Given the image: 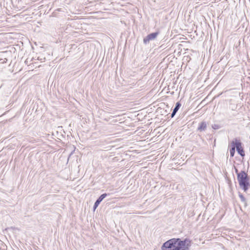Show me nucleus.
<instances>
[{
    "instance_id": "nucleus-4",
    "label": "nucleus",
    "mask_w": 250,
    "mask_h": 250,
    "mask_svg": "<svg viewBox=\"0 0 250 250\" xmlns=\"http://www.w3.org/2000/svg\"><path fill=\"white\" fill-rule=\"evenodd\" d=\"M158 33L157 32L152 33L147 35L145 38L144 39V42L146 44L149 42L150 41L154 40L157 36Z\"/></svg>"
},
{
    "instance_id": "nucleus-3",
    "label": "nucleus",
    "mask_w": 250,
    "mask_h": 250,
    "mask_svg": "<svg viewBox=\"0 0 250 250\" xmlns=\"http://www.w3.org/2000/svg\"><path fill=\"white\" fill-rule=\"evenodd\" d=\"M235 146L236 148V150L238 152V153L241 156H245V152L244 151L241 146V142L238 140L237 139H235L234 140Z\"/></svg>"
},
{
    "instance_id": "nucleus-9",
    "label": "nucleus",
    "mask_w": 250,
    "mask_h": 250,
    "mask_svg": "<svg viewBox=\"0 0 250 250\" xmlns=\"http://www.w3.org/2000/svg\"><path fill=\"white\" fill-rule=\"evenodd\" d=\"M239 196L241 201L244 203L245 206H247L246 200L245 197L241 194H240Z\"/></svg>"
},
{
    "instance_id": "nucleus-7",
    "label": "nucleus",
    "mask_w": 250,
    "mask_h": 250,
    "mask_svg": "<svg viewBox=\"0 0 250 250\" xmlns=\"http://www.w3.org/2000/svg\"><path fill=\"white\" fill-rule=\"evenodd\" d=\"M230 145H231V146H232V147L230 149V150H229L230 155L231 157H233L235 153V148L234 140L231 142Z\"/></svg>"
},
{
    "instance_id": "nucleus-11",
    "label": "nucleus",
    "mask_w": 250,
    "mask_h": 250,
    "mask_svg": "<svg viewBox=\"0 0 250 250\" xmlns=\"http://www.w3.org/2000/svg\"><path fill=\"white\" fill-rule=\"evenodd\" d=\"M235 172L237 174V176H238V173H240V172H238V170L236 168H235Z\"/></svg>"
},
{
    "instance_id": "nucleus-1",
    "label": "nucleus",
    "mask_w": 250,
    "mask_h": 250,
    "mask_svg": "<svg viewBox=\"0 0 250 250\" xmlns=\"http://www.w3.org/2000/svg\"><path fill=\"white\" fill-rule=\"evenodd\" d=\"M190 241L188 239L181 240L180 239H171L163 244L162 250H188Z\"/></svg>"
},
{
    "instance_id": "nucleus-8",
    "label": "nucleus",
    "mask_w": 250,
    "mask_h": 250,
    "mask_svg": "<svg viewBox=\"0 0 250 250\" xmlns=\"http://www.w3.org/2000/svg\"><path fill=\"white\" fill-rule=\"evenodd\" d=\"M107 196L106 193H104L102 194L99 198L96 200L95 202L98 204H100V203L103 201V200Z\"/></svg>"
},
{
    "instance_id": "nucleus-10",
    "label": "nucleus",
    "mask_w": 250,
    "mask_h": 250,
    "mask_svg": "<svg viewBox=\"0 0 250 250\" xmlns=\"http://www.w3.org/2000/svg\"><path fill=\"white\" fill-rule=\"evenodd\" d=\"M98 206H99V204H98L97 203L95 202L94 205V207H93L94 210H95L98 207Z\"/></svg>"
},
{
    "instance_id": "nucleus-5",
    "label": "nucleus",
    "mask_w": 250,
    "mask_h": 250,
    "mask_svg": "<svg viewBox=\"0 0 250 250\" xmlns=\"http://www.w3.org/2000/svg\"><path fill=\"white\" fill-rule=\"evenodd\" d=\"M181 104L180 103L177 102L176 104V105L171 113V117L172 118L175 115L176 113L178 111L179 109L180 108Z\"/></svg>"
},
{
    "instance_id": "nucleus-12",
    "label": "nucleus",
    "mask_w": 250,
    "mask_h": 250,
    "mask_svg": "<svg viewBox=\"0 0 250 250\" xmlns=\"http://www.w3.org/2000/svg\"><path fill=\"white\" fill-rule=\"evenodd\" d=\"M6 61H7V59H4L3 60V61L2 62H1V63L6 62Z\"/></svg>"
},
{
    "instance_id": "nucleus-6",
    "label": "nucleus",
    "mask_w": 250,
    "mask_h": 250,
    "mask_svg": "<svg viewBox=\"0 0 250 250\" xmlns=\"http://www.w3.org/2000/svg\"><path fill=\"white\" fill-rule=\"evenodd\" d=\"M207 128V124L205 122H203L200 123L199 125L198 130L200 131H203L206 129Z\"/></svg>"
},
{
    "instance_id": "nucleus-2",
    "label": "nucleus",
    "mask_w": 250,
    "mask_h": 250,
    "mask_svg": "<svg viewBox=\"0 0 250 250\" xmlns=\"http://www.w3.org/2000/svg\"><path fill=\"white\" fill-rule=\"evenodd\" d=\"M237 180L240 188L244 191H247L250 188L249 177L248 174L244 171H241L240 173H238Z\"/></svg>"
}]
</instances>
